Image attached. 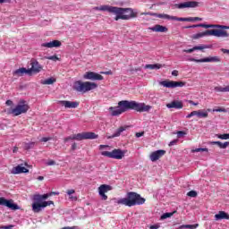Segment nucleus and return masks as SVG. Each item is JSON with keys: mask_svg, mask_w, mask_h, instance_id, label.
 <instances>
[{"mask_svg": "<svg viewBox=\"0 0 229 229\" xmlns=\"http://www.w3.org/2000/svg\"><path fill=\"white\" fill-rule=\"evenodd\" d=\"M203 152V151H205L206 153H208V148H195V149H192L191 150V152L192 153H199V152Z\"/></svg>", "mask_w": 229, "mask_h": 229, "instance_id": "nucleus-41", "label": "nucleus"}, {"mask_svg": "<svg viewBox=\"0 0 229 229\" xmlns=\"http://www.w3.org/2000/svg\"><path fill=\"white\" fill-rule=\"evenodd\" d=\"M176 142H178V140H174L169 143V146H174V144H176Z\"/></svg>", "mask_w": 229, "mask_h": 229, "instance_id": "nucleus-56", "label": "nucleus"}, {"mask_svg": "<svg viewBox=\"0 0 229 229\" xmlns=\"http://www.w3.org/2000/svg\"><path fill=\"white\" fill-rule=\"evenodd\" d=\"M194 115L198 116V111H192L191 114H189L186 118L191 119V117H194Z\"/></svg>", "mask_w": 229, "mask_h": 229, "instance_id": "nucleus-45", "label": "nucleus"}, {"mask_svg": "<svg viewBox=\"0 0 229 229\" xmlns=\"http://www.w3.org/2000/svg\"><path fill=\"white\" fill-rule=\"evenodd\" d=\"M159 85L165 87L166 89H176L178 87H185V82L183 81H163L159 82Z\"/></svg>", "mask_w": 229, "mask_h": 229, "instance_id": "nucleus-10", "label": "nucleus"}, {"mask_svg": "<svg viewBox=\"0 0 229 229\" xmlns=\"http://www.w3.org/2000/svg\"><path fill=\"white\" fill-rule=\"evenodd\" d=\"M0 205L3 207H7V208H11V210H19V205L13 203V199H6L3 197H0Z\"/></svg>", "mask_w": 229, "mask_h": 229, "instance_id": "nucleus-12", "label": "nucleus"}, {"mask_svg": "<svg viewBox=\"0 0 229 229\" xmlns=\"http://www.w3.org/2000/svg\"><path fill=\"white\" fill-rule=\"evenodd\" d=\"M216 92H229V85L223 87V86H216L215 87Z\"/></svg>", "mask_w": 229, "mask_h": 229, "instance_id": "nucleus-33", "label": "nucleus"}, {"mask_svg": "<svg viewBox=\"0 0 229 229\" xmlns=\"http://www.w3.org/2000/svg\"><path fill=\"white\" fill-rule=\"evenodd\" d=\"M190 105H193V106H198L199 103L194 102L192 100H189Z\"/></svg>", "mask_w": 229, "mask_h": 229, "instance_id": "nucleus-54", "label": "nucleus"}, {"mask_svg": "<svg viewBox=\"0 0 229 229\" xmlns=\"http://www.w3.org/2000/svg\"><path fill=\"white\" fill-rule=\"evenodd\" d=\"M116 203L117 205H124L125 207H135L137 205H144L146 199L135 191H130L127 193L126 198L119 199Z\"/></svg>", "mask_w": 229, "mask_h": 229, "instance_id": "nucleus-3", "label": "nucleus"}, {"mask_svg": "<svg viewBox=\"0 0 229 229\" xmlns=\"http://www.w3.org/2000/svg\"><path fill=\"white\" fill-rule=\"evenodd\" d=\"M108 191H112V186L102 184L98 188L99 195L101 196L102 199H104V201H106L108 199V196L105 194L106 192H108Z\"/></svg>", "mask_w": 229, "mask_h": 229, "instance_id": "nucleus-14", "label": "nucleus"}, {"mask_svg": "<svg viewBox=\"0 0 229 229\" xmlns=\"http://www.w3.org/2000/svg\"><path fill=\"white\" fill-rule=\"evenodd\" d=\"M5 105H7V106H12V105H13V101L6 100Z\"/></svg>", "mask_w": 229, "mask_h": 229, "instance_id": "nucleus-53", "label": "nucleus"}, {"mask_svg": "<svg viewBox=\"0 0 229 229\" xmlns=\"http://www.w3.org/2000/svg\"><path fill=\"white\" fill-rule=\"evenodd\" d=\"M174 214H176V210L175 211H173V212H170V213H164L162 216H161V219H167L169 217H173V216H174Z\"/></svg>", "mask_w": 229, "mask_h": 229, "instance_id": "nucleus-37", "label": "nucleus"}, {"mask_svg": "<svg viewBox=\"0 0 229 229\" xmlns=\"http://www.w3.org/2000/svg\"><path fill=\"white\" fill-rule=\"evenodd\" d=\"M184 135H187V132H185L184 131H177V137H178V139H182V137H184Z\"/></svg>", "mask_w": 229, "mask_h": 229, "instance_id": "nucleus-44", "label": "nucleus"}, {"mask_svg": "<svg viewBox=\"0 0 229 229\" xmlns=\"http://www.w3.org/2000/svg\"><path fill=\"white\" fill-rule=\"evenodd\" d=\"M213 112H224L226 113V109L225 107H219L216 109H213Z\"/></svg>", "mask_w": 229, "mask_h": 229, "instance_id": "nucleus-46", "label": "nucleus"}, {"mask_svg": "<svg viewBox=\"0 0 229 229\" xmlns=\"http://www.w3.org/2000/svg\"><path fill=\"white\" fill-rule=\"evenodd\" d=\"M48 194H49V196L51 197V196H53V195L58 194V193H56V192H55V191H52V192H50V193H48Z\"/></svg>", "mask_w": 229, "mask_h": 229, "instance_id": "nucleus-63", "label": "nucleus"}, {"mask_svg": "<svg viewBox=\"0 0 229 229\" xmlns=\"http://www.w3.org/2000/svg\"><path fill=\"white\" fill-rule=\"evenodd\" d=\"M148 15H150V17H157V19H165L166 21H173V16L165 13H152L148 12Z\"/></svg>", "mask_w": 229, "mask_h": 229, "instance_id": "nucleus-21", "label": "nucleus"}, {"mask_svg": "<svg viewBox=\"0 0 229 229\" xmlns=\"http://www.w3.org/2000/svg\"><path fill=\"white\" fill-rule=\"evenodd\" d=\"M94 10H98L99 12H109V13H114V15H116L114 17V21H130V19H135V17H137V13L133 12V9L131 8L101 5L98 7H94Z\"/></svg>", "mask_w": 229, "mask_h": 229, "instance_id": "nucleus-2", "label": "nucleus"}, {"mask_svg": "<svg viewBox=\"0 0 229 229\" xmlns=\"http://www.w3.org/2000/svg\"><path fill=\"white\" fill-rule=\"evenodd\" d=\"M142 135H144V132H137L136 133V137H138V138L142 137Z\"/></svg>", "mask_w": 229, "mask_h": 229, "instance_id": "nucleus-59", "label": "nucleus"}, {"mask_svg": "<svg viewBox=\"0 0 229 229\" xmlns=\"http://www.w3.org/2000/svg\"><path fill=\"white\" fill-rule=\"evenodd\" d=\"M216 221H220L221 219H229V215L225 211H219L218 214L215 215Z\"/></svg>", "mask_w": 229, "mask_h": 229, "instance_id": "nucleus-28", "label": "nucleus"}, {"mask_svg": "<svg viewBox=\"0 0 229 229\" xmlns=\"http://www.w3.org/2000/svg\"><path fill=\"white\" fill-rule=\"evenodd\" d=\"M191 28H220V30H229V26L226 25H219V24H205V23H199V24H196V25H190V26H186L184 27L185 30H189Z\"/></svg>", "mask_w": 229, "mask_h": 229, "instance_id": "nucleus-9", "label": "nucleus"}, {"mask_svg": "<svg viewBox=\"0 0 229 229\" xmlns=\"http://www.w3.org/2000/svg\"><path fill=\"white\" fill-rule=\"evenodd\" d=\"M76 148H78V145L76 143H73L72 145V151H75Z\"/></svg>", "mask_w": 229, "mask_h": 229, "instance_id": "nucleus-55", "label": "nucleus"}, {"mask_svg": "<svg viewBox=\"0 0 229 229\" xmlns=\"http://www.w3.org/2000/svg\"><path fill=\"white\" fill-rule=\"evenodd\" d=\"M84 80H91L93 81H103V75L94 72H87L83 75Z\"/></svg>", "mask_w": 229, "mask_h": 229, "instance_id": "nucleus-13", "label": "nucleus"}, {"mask_svg": "<svg viewBox=\"0 0 229 229\" xmlns=\"http://www.w3.org/2000/svg\"><path fill=\"white\" fill-rule=\"evenodd\" d=\"M17 151H19V148L14 147L13 149V153H17Z\"/></svg>", "mask_w": 229, "mask_h": 229, "instance_id": "nucleus-61", "label": "nucleus"}, {"mask_svg": "<svg viewBox=\"0 0 229 229\" xmlns=\"http://www.w3.org/2000/svg\"><path fill=\"white\" fill-rule=\"evenodd\" d=\"M49 140H51V137H44L41 139V142H47Z\"/></svg>", "mask_w": 229, "mask_h": 229, "instance_id": "nucleus-49", "label": "nucleus"}, {"mask_svg": "<svg viewBox=\"0 0 229 229\" xmlns=\"http://www.w3.org/2000/svg\"><path fill=\"white\" fill-rule=\"evenodd\" d=\"M41 83L42 85H53V83H56V79L51 77L49 79L42 81Z\"/></svg>", "mask_w": 229, "mask_h": 229, "instance_id": "nucleus-34", "label": "nucleus"}, {"mask_svg": "<svg viewBox=\"0 0 229 229\" xmlns=\"http://www.w3.org/2000/svg\"><path fill=\"white\" fill-rule=\"evenodd\" d=\"M98 139V135L94 132H81L78 134H74L72 136H69L64 138V142H69V140H94Z\"/></svg>", "mask_w": 229, "mask_h": 229, "instance_id": "nucleus-7", "label": "nucleus"}, {"mask_svg": "<svg viewBox=\"0 0 229 229\" xmlns=\"http://www.w3.org/2000/svg\"><path fill=\"white\" fill-rule=\"evenodd\" d=\"M31 68L29 69L30 72H40L44 67L37 60H33L30 63Z\"/></svg>", "mask_w": 229, "mask_h": 229, "instance_id": "nucleus-19", "label": "nucleus"}, {"mask_svg": "<svg viewBox=\"0 0 229 229\" xmlns=\"http://www.w3.org/2000/svg\"><path fill=\"white\" fill-rule=\"evenodd\" d=\"M97 87L98 84L96 82L90 81H76L73 83V90H76V92H81V94H87V92L96 89Z\"/></svg>", "mask_w": 229, "mask_h": 229, "instance_id": "nucleus-5", "label": "nucleus"}, {"mask_svg": "<svg viewBox=\"0 0 229 229\" xmlns=\"http://www.w3.org/2000/svg\"><path fill=\"white\" fill-rule=\"evenodd\" d=\"M47 60H52V62H58L60 61L58 55H50L46 57Z\"/></svg>", "mask_w": 229, "mask_h": 229, "instance_id": "nucleus-42", "label": "nucleus"}, {"mask_svg": "<svg viewBox=\"0 0 229 229\" xmlns=\"http://www.w3.org/2000/svg\"><path fill=\"white\" fill-rule=\"evenodd\" d=\"M167 108H175V110H182L183 108V102L179 100H174L166 104Z\"/></svg>", "mask_w": 229, "mask_h": 229, "instance_id": "nucleus-20", "label": "nucleus"}, {"mask_svg": "<svg viewBox=\"0 0 229 229\" xmlns=\"http://www.w3.org/2000/svg\"><path fill=\"white\" fill-rule=\"evenodd\" d=\"M49 197H50L49 193H46L43 195L36 194L33 196V199L35 201H42V199H47V198Z\"/></svg>", "mask_w": 229, "mask_h": 229, "instance_id": "nucleus-32", "label": "nucleus"}, {"mask_svg": "<svg viewBox=\"0 0 229 229\" xmlns=\"http://www.w3.org/2000/svg\"><path fill=\"white\" fill-rule=\"evenodd\" d=\"M13 76H24V74H31V70L26 68H20L13 72Z\"/></svg>", "mask_w": 229, "mask_h": 229, "instance_id": "nucleus-25", "label": "nucleus"}, {"mask_svg": "<svg viewBox=\"0 0 229 229\" xmlns=\"http://www.w3.org/2000/svg\"><path fill=\"white\" fill-rule=\"evenodd\" d=\"M22 173H30V170L22 166V165H18L17 166L12 169V174H21Z\"/></svg>", "mask_w": 229, "mask_h": 229, "instance_id": "nucleus-22", "label": "nucleus"}, {"mask_svg": "<svg viewBox=\"0 0 229 229\" xmlns=\"http://www.w3.org/2000/svg\"><path fill=\"white\" fill-rule=\"evenodd\" d=\"M197 117L207 118V117H208V113L207 111L198 110L197 111Z\"/></svg>", "mask_w": 229, "mask_h": 229, "instance_id": "nucleus-35", "label": "nucleus"}, {"mask_svg": "<svg viewBox=\"0 0 229 229\" xmlns=\"http://www.w3.org/2000/svg\"><path fill=\"white\" fill-rule=\"evenodd\" d=\"M172 21H178L179 22H196L197 21H203L200 17H188V18H178L176 16H172Z\"/></svg>", "mask_w": 229, "mask_h": 229, "instance_id": "nucleus-16", "label": "nucleus"}, {"mask_svg": "<svg viewBox=\"0 0 229 229\" xmlns=\"http://www.w3.org/2000/svg\"><path fill=\"white\" fill-rule=\"evenodd\" d=\"M102 157H107V158H114V160H123L124 158V151L119 148H114L113 151H102Z\"/></svg>", "mask_w": 229, "mask_h": 229, "instance_id": "nucleus-8", "label": "nucleus"}, {"mask_svg": "<svg viewBox=\"0 0 229 229\" xmlns=\"http://www.w3.org/2000/svg\"><path fill=\"white\" fill-rule=\"evenodd\" d=\"M162 67H165V64H146L145 69H150L151 71L157 69H162Z\"/></svg>", "mask_w": 229, "mask_h": 229, "instance_id": "nucleus-31", "label": "nucleus"}, {"mask_svg": "<svg viewBox=\"0 0 229 229\" xmlns=\"http://www.w3.org/2000/svg\"><path fill=\"white\" fill-rule=\"evenodd\" d=\"M151 31H155L156 33H167L168 29L165 26L157 24L154 27L150 28Z\"/></svg>", "mask_w": 229, "mask_h": 229, "instance_id": "nucleus-24", "label": "nucleus"}, {"mask_svg": "<svg viewBox=\"0 0 229 229\" xmlns=\"http://www.w3.org/2000/svg\"><path fill=\"white\" fill-rule=\"evenodd\" d=\"M217 139H221L222 140H228L229 133L225 134H216Z\"/></svg>", "mask_w": 229, "mask_h": 229, "instance_id": "nucleus-40", "label": "nucleus"}, {"mask_svg": "<svg viewBox=\"0 0 229 229\" xmlns=\"http://www.w3.org/2000/svg\"><path fill=\"white\" fill-rule=\"evenodd\" d=\"M1 229H13V225H2L0 226Z\"/></svg>", "mask_w": 229, "mask_h": 229, "instance_id": "nucleus-47", "label": "nucleus"}, {"mask_svg": "<svg viewBox=\"0 0 229 229\" xmlns=\"http://www.w3.org/2000/svg\"><path fill=\"white\" fill-rule=\"evenodd\" d=\"M199 226V225L195 224V225H182L179 226V229H183V228H189V229H196Z\"/></svg>", "mask_w": 229, "mask_h": 229, "instance_id": "nucleus-36", "label": "nucleus"}, {"mask_svg": "<svg viewBox=\"0 0 229 229\" xmlns=\"http://www.w3.org/2000/svg\"><path fill=\"white\" fill-rule=\"evenodd\" d=\"M32 211L35 214H38V212H42V206L39 201L32 203Z\"/></svg>", "mask_w": 229, "mask_h": 229, "instance_id": "nucleus-30", "label": "nucleus"}, {"mask_svg": "<svg viewBox=\"0 0 229 229\" xmlns=\"http://www.w3.org/2000/svg\"><path fill=\"white\" fill-rule=\"evenodd\" d=\"M12 0H0V4H3V3H10Z\"/></svg>", "mask_w": 229, "mask_h": 229, "instance_id": "nucleus-60", "label": "nucleus"}, {"mask_svg": "<svg viewBox=\"0 0 229 229\" xmlns=\"http://www.w3.org/2000/svg\"><path fill=\"white\" fill-rule=\"evenodd\" d=\"M111 111V115L117 116L121 115V114H124V112H128V110H135V112H149L151 110V106H148L145 103H139L137 101H128L122 100L118 102L117 106L109 107Z\"/></svg>", "mask_w": 229, "mask_h": 229, "instance_id": "nucleus-1", "label": "nucleus"}, {"mask_svg": "<svg viewBox=\"0 0 229 229\" xmlns=\"http://www.w3.org/2000/svg\"><path fill=\"white\" fill-rule=\"evenodd\" d=\"M164 155H165V150H156L149 155V159L151 160V162H157V160H160V158H162Z\"/></svg>", "mask_w": 229, "mask_h": 229, "instance_id": "nucleus-17", "label": "nucleus"}, {"mask_svg": "<svg viewBox=\"0 0 229 229\" xmlns=\"http://www.w3.org/2000/svg\"><path fill=\"white\" fill-rule=\"evenodd\" d=\"M41 208H46V207H50V205H55V202L53 200L49 201H43L40 203Z\"/></svg>", "mask_w": 229, "mask_h": 229, "instance_id": "nucleus-38", "label": "nucleus"}, {"mask_svg": "<svg viewBox=\"0 0 229 229\" xmlns=\"http://www.w3.org/2000/svg\"><path fill=\"white\" fill-rule=\"evenodd\" d=\"M208 47L207 45L197 46L190 49H184L183 53H194V51H203V49H208Z\"/></svg>", "mask_w": 229, "mask_h": 229, "instance_id": "nucleus-26", "label": "nucleus"}, {"mask_svg": "<svg viewBox=\"0 0 229 229\" xmlns=\"http://www.w3.org/2000/svg\"><path fill=\"white\" fill-rule=\"evenodd\" d=\"M70 199H72V201H77L78 197L70 196Z\"/></svg>", "mask_w": 229, "mask_h": 229, "instance_id": "nucleus-58", "label": "nucleus"}, {"mask_svg": "<svg viewBox=\"0 0 229 229\" xmlns=\"http://www.w3.org/2000/svg\"><path fill=\"white\" fill-rule=\"evenodd\" d=\"M187 196L190 198H196L198 196V192H196V191H191L187 193Z\"/></svg>", "mask_w": 229, "mask_h": 229, "instance_id": "nucleus-43", "label": "nucleus"}, {"mask_svg": "<svg viewBox=\"0 0 229 229\" xmlns=\"http://www.w3.org/2000/svg\"><path fill=\"white\" fill-rule=\"evenodd\" d=\"M60 105L64 106V108H78L80 106V102H72L69 100H61Z\"/></svg>", "mask_w": 229, "mask_h": 229, "instance_id": "nucleus-18", "label": "nucleus"}, {"mask_svg": "<svg viewBox=\"0 0 229 229\" xmlns=\"http://www.w3.org/2000/svg\"><path fill=\"white\" fill-rule=\"evenodd\" d=\"M226 29L216 28L214 30H208L204 32L194 34L191 38L198 40V38H203V37H217L222 38H228V31L225 30Z\"/></svg>", "mask_w": 229, "mask_h": 229, "instance_id": "nucleus-4", "label": "nucleus"}, {"mask_svg": "<svg viewBox=\"0 0 229 229\" xmlns=\"http://www.w3.org/2000/svg\"><path fill=\"white\" fill-rule=\"evenodd\" d=\"M56 165V162L53 159L49 160L47 163V165Z\"/></svg>", "mask_w": 229, "mask_h": 229, "instance_id": "nucleus-48", "label": "nucleus"}, {"mask_svg": "<svg viewBox=\"0 0 229 229\" xmlns=\"http://www.w3.org/2000/svg\"><path fill=\"white\" fill-rule=\"evenodd\" d=\"M28 110H30V106L26 104V100H20L14 108L7 109V115H13V117H17L21 115V114H26Z\"/></svg>", "mask_w": 229, "mask_h": 229, "instance_id": "nucleus-6", "label": "nucleus"}, {"mask_svg": "<svg viewBox=\"0 0 229 229\" xmlns=\"http://www.w3.org/2000/svg\"><path fill=\"white\" fill-rule=\"evenodd\" d=\"M74 192H76V191H74V190H67L66 194H68V196H72V194H74Z\"/></svg>", "mask_w": 229, "mask_h": 229, "instance_id": "nucleus-50", "label": "nucleus"}, {"mask_svg": "<svg viewBox=\"0 0 229 229\" xmlns=\"http://www.w3.org/2000/svg\"><path fill=\"white\" fill-rule=\"evenodd\" d=\"M24 149H33V148H35V142L31 141L29 143H24Z\"/></svg>", "mask_w": 229, "mask_h": 229, "instance_id": "nucleus-39", "label": "nucleus"}, {"mask_svg": "<svg viewBox=\"0 0 229 229\" xmlns=\"http://www.w3.org/2000/svg\"><path fill=\"white\" fill-rule=\"evenodd\" d=\"M60 46H62V42H60L59 40H54V41H50L48 43H43L41 45L42 47H47L49 49H51L53 47H60Z\"/></svg>", "mask_w": 229, "mask_h": 229, "instance_id": "nucleus-23", "label": "nucleus"}, {"mask_svg": "<svg viewBox=\"0 0 229 229\" xmlns=\"http://www.w3.org/2000/svg\"><path fill=\"white\" fill-rule=\"evenodd\" d=\"M149 228L150 229H158V228H160V225H150Z\"/></svg>", "mask_w": 229, "mask_h": 229, "instance_id": "nucleus-51", "label": "nucleus"}, {"mask_svg": "<svg viewBox=\"0 0 229 229\" xmlns=\"http://www.w3.org/2000/svg\"><path fill=\"white\" fill-rule=\"evenodd\" d=\"M174 8H178L179 10H182L183 8H196L198 6V2L190 1V2H184L182 4H175Z\"/></svg>", "mask_w": 229, "mask_h": 229, "instance_id": "nucleus-15", "label": "nucleus"}, {"mask_svg": "<svg viewBox=\"0 0 229 229\" xmlns=\"http://www.w3.org/2000/svg\"><path fill=\"white\" fill-rule=\"evenodd\" d=\"M103 148H108V146L107 145H100L99 146V149H103Z\"/></svg>", "mask_w": 229, "mask_h": 229, "instance_id": "nucleus-62", "label": "nucleus"}, {"mask_svg": "<svg viewBox=\"0 0 229 229\" xmlns=\"http://www.w3.org/2000/svg\"><path fill=\"white\" fill-rule=\"evenodd\" d=\"M221 51L224 53V55H229V49L222 48Z\"/></svg>", "mask_w": 229, "mask_h": 229, "instance_id": "nucleus-52", "label": "nucleus"}, {"mask_svg": "<svg viewBox=\"0 0 229 229\" xmlns=\"http://www.w3.org/2000/svg\"><path fill=\"white\" fill-rule=\"evenodd\" d=\"M128 130V126H121L110 137V139H114V137H120L123 131H126Z\"/></svg>", "mask_w": 229, "mask_h": 229, "instance_id": "nucleus-29", "label": "nucleus"}, {"mask_svg": "<svg viewBox=\"0 0 229 229\" xmlns=\"http://www.w3.org/2000/svg\"><path fill=\"white\" fill-rule=\"evenodd\" d=\"M209 144H211V146H217L220 148V149H226V148L229 146V142L225 141V142H221V141H210Z\"/></svg>", "mask_w": 229, "mask_h": 229, "instance_id": "nucleus-27", "label": "nucleus"}, {"mask_svg": "<svg viewBox=\"0 0 229 229\" xmlns=\"http://www.w3.org/2000/svg\"><path fill=\"white\" fill-rule=\"evenodd\" d=\"M38 180H39V182H42V180H44V176H38Z\"/></svg>", "mask_w": 229, "mask_h": 229, "instance_id": "nucleus-64", "label": "nucleus"}, {"mask_svg": "<svg viewBox=\"0 0 229 229\" xmlns=\"http://www.w3.org/2000/svg\"><path fill=\"white\" fill-rule=\"evenodd\" d=\"M172 76H178V70H174L172 72Z\"/></svg>", "mask_w": 229, "mask_h": 229, "instance_id": "nucleus-57", "label": "nucleus"}, {"mask_svg": "<svg viewBox=\"0 0 229 229\" xmlns=\"http://www.w3.org/2000/svg\"><path fill=\"white\" fill-rule=\"evenodd\" d=\"M189 62H196L197 64H204V63L212 62L214 64H219V62H221V57L212 56V57H206V58H202V59L190 58Z\"/></svg>", "mask_w": 229, "mask_h": 229, "instance_id": "nucleus-11", "label": "nucleus"}]
</instances>
